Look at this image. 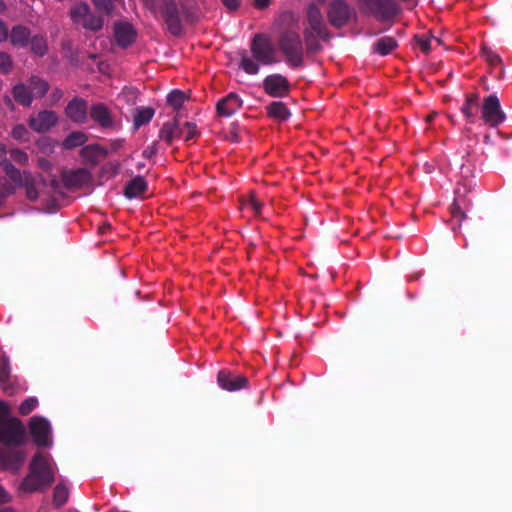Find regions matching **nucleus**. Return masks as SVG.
Wrapping results in <instances>:
<instances>
[{
  "instance_id": "nucleus-14",
  "label": "nucleus",
  "mask_w": 512,
  "mask_h": 512,
  "mask_svg": "<svg viewBox=\"0 0 512 512\" xmlns=\"http://www.w3.org/2000/svg\"><path fill=\"white\" fill-rule=\"evenodd\" d=\"M57 122V116L54 112L43 111L32 117L29 121L30 127L37 132H45L54 126Z\"/></svg>"
},
{
  "instance_id": "nucleus-22",
  "label": "nucleus",
  "mask_w": 512,
  "mask_h": 512,
  "mask_svg": "<svg viewBox=\"0 0 512 512\" xmlns=\"http://www.w3.org/2000/svg\"><path fill=\"white\" fill-rule=\"evenodd\" d=\"M90 114L92 119L102 126H108L111 124L110 113L108 109L102 104L93 106Z\"/></svg>"
},
{
  "instance_id": "nucleus-43",
  "label": "nucleus",
  "mask_w": 512,
  "mask_h": 512,
  "mask_svg": "<svg viewBox=\"0 0 512 512\" xmlns=\"http://www.w3.org/2000/svg\"><path fill=\"white\" fill-rule=\"evenodd\" d=\"M364 2L374 13H381L382 8L388 4V0H364Z\"/></svg>"
},
{
  "instance_id": "nucleus-35",
  "label": "nucleus",
  "mask_w": 512,
  "mask_h": 512,
  "mask_svg": "<svg viewBox=\"0 0 512 512\" xmlns=\"http://www.w3.org/2000/svg\"><path fill=\"white\" fill-rule=\"evenodd\" d=\"M31 48L35 54L39 56L44 55L47 50L46 40L41 36H34L31 39Z\"/></svg>"
},
{
  "instance_id": "nucleus-25",
  "label": "nucleus",
  "mask_w": 512,
  "mask_h": 512,
  "mask_svg": "<svg viewBox=\"0 0 512 512\" xmlns=\"http://www.w3.org/2000/svg\"><path fill=\"white\" fill-rule=\"evenodd\" d=\"M179 124L175 121L166 122L160 130V138L168 143L178 139Z\"/></svg>"
},
{
  "instance_id": "nucleus-3",
  "label": "nucleus",
  "mask_w": 512,
  "mask_h": 512,
  "mask_svg": "<svg viewBox=\"0 0 512 512\" xmlns=\"http://www.w3.org/2000/svg\"><path fill=\"white\" fill-rule=\"evenodd\" d=\"M307 23L308 26L305 29V39L307 45L312 48L314 47V40L316 38H323L325 36L323 16L320 9L315 4H311L308 7Z\"/></svg>"
},
{
  "instance_id": "nucleus-9",
  "label": "nucleus",
  "mask_w": 512,
  "mask_h": 512,
  "mask_svg": "<svg viewBox=\"0 0 512 512\" xmlns=\"http://www.w3.org/2000/svg\"><path fill=\"white\" fill-rule=\"evenodd\" d=\"M483 120L492 127L498 126L505 119V115L500 107V102L497 96H488L482 107Z\"/></svg>"
},
{
  "instance_id": "nucleus-55",
  "label": "nucleus",
  "mask_w": 512,
  "mask_h": 512,
  "mask_svg": "<svg viewBox=\"0 0 512 512\" xmlns=\"http://www.w3.org/2000/svg\"><path fill=\"white\" fill-rule=\"evenodd\" d=\"M123 94H128L131 97H135L136 96V91L134 89H126V90L123 91Z\"/></svg>"
},
{
  "instance_id": "nucleus-15",
  "label": "nucleus",
  "mask_w": 512,
  "mask_h": 512,
  "mask_svg": "<svg viewBox=\"0 0 512 512\" xmlns=\"http://www.w3.org/2000/svg\"><path fill=\"white\" fill-rule=\"evenodd\" d=\"M91 175L87 169L79 168L63 173V181L67 187H81L90 182Z\"/></svg>"
},
{
  "instance_id": "nucleus-12",
  "label": "nucleus",
  "mask_w": 512,
  "mask_h": 512,
  "mask_svg": "<svg viewBox=\"0 0 512 512\" xmlns=\"http://www.w3.org/2000/svg\"><path fill=\"white\" fill-rule=\"evenodd\" d=\"M264 90L272 97H284L289 92L288 80L279 74L270 75L264 80Z\"/></svg>"
},
{
  "instance_id": "nucleus-39",
  "label": "nucleus",
  "mask_w": 512,
  "mask_h": 512,
  "mask_svg": "<svg viewBox=\"0 0 512 512\" xmlns=\"http://www.w3.org/2000/svg\"><path fill=\"white\" fill-rule=\"evenodd\" d=\"M38 405L37 398L31 397L23 401L19 407V411L22 415H27L32 412Z\"/></svg>"
},
{
  "instance_id": "nucleus-19",
  "label": "nucleus",
  "mask_w": 512,
  "mask_h": 512,
  "mask_svg": "<svg viewBox=\"0 0 512 512\" xmlns=\"http://www.w3.org/2000/svg\"><path fill=\"white\" fill-rule=\"evenodd\" d=\"M147 189V182L143 177L137 176L130 180L125 187V196L129 199L140 197Z\"/></svg>"
},
{
  "instance_id": "nucleus-44",
  "label": "nucleus",
  "mask_w": 512,
  "mask_h": 512,
  "mask_svg": "<svg viewBox=\"0 0 512 512\" xmlns=\"http://www.w3.org/2000/svg\"><path fill=\"white\" fill-rule=\"evenodd\" d=\"M12 62L10 56L4 52H0V70L3 72L9 71Z\"/></svg>"
},
{
  "instance_id": "nucleus-23",
  "label": "nucleus",
  "mask_w": 512,
  "mask_h": 512,
  "mask_svg": "<svg viewBox=\"0 0 512 512\" xmlns=\"http://www.w3.org/2000/svg\"><path fill=\"white\" fill-rule=\"evenodd\" d=\"M267 109L268 114L279 121L287 120L290 116L288 108L282 102H273Z\"/></svg>"
},
{
  "instance_id": "nucleus-4",
  "label": "nucleus",
  "mask_w": 512,
  "mask_h": 512,
  "mask_svg": "<svg viewBox=\"0 0 512 512\" xmlns=\"http://www.w3.org/2000/svg\"><path fill=\"white\" fill-rule=\"evenodd\" d=\"M251 51L259 64L270 65L277 62L276 50L265 35H256L254 37Z\"/></svg>"
},
{
  "instance_id": "nucleus-33",
  "label": "nucleus",
  "mask_w": 512,
  "mask_h": 512,
  "mask_svg": "<svg viewBox=\"0 0 512 512\" xmlns=\"http://www.w3.org/2000/svg\"><path fill=\"white\" fill-rule=\"evenodd\" d=\"M418 45L422 52L428 53L430 50L434 47V45H441L440 38H437L435 36H430L427 38H419L418 39Z\"/></svg>"
},
{
  "instance_id": "nucleus-27",
  "label": "nucleus",
  "mask_w": 512,
  "mask_h": 512,
  "mask_svg": "<svg viewBox=\"0 0 512 512\" xmlns=\"http://www.w3.org/2000/svg\"><path fill=\"white\" fill-rule=\"evenodd\" d=\"M87 141V136L83 132H73L63 141L64 149H73L83 145Z\"/></svg>"
},
{
  "instance_id": "nucleus-48",
  "label": "nucleus",
  "mask_w": 512,
  "mask_h": 512,
  "mask_svg": "<svg viewBox=\"0 0 512 512\" xmlns=\"http://www.w3.org/2000/svg\"><path fill=\"white\" fill-rule=\"evenodd\" d=\"M38 165L45 172H48L52 169V163L44 158H39Z\"/></svg>"
},
{
  "instance_id": "nucleus-36",
  "label": "nucleus",
  "mask_w": 512,
  "mask_h": 512,
  "mask_svg": "<svg viewBox=\"0 0 512 512\" xmlns=\"http://www.w3.org/2000/svg\"><path fill=\"white\" fill-rule=\"evenodd\" d=\"M241 67L248 74H257L259 71L258 63L251 57L244 55L241 59Z\"/></svg>"
},
{
  "instance_id": "nucleus-52",
  "label": "nucleus",
  "mask_w": 512,
  "mask_h": 512,
  "mask_svg": "<svg viewBox=\"0 0 512 512\" xmlns=\"http://www.w3.org/2000/svg\"><path fill=\"white\" fill-rule=\"evenodd\" d=\"M453 207H454V208H453V210H452V214H453V216H454V217H457V218H459V219H462L464 216H463V213H462V212L459 210V208H458V207H460V206H459V203H458V201H457V200L455 201V203H454Z\"/></svg>"
},
{
  "instance_id": "nucleus-49",
  "label": "nucleus",
  "mask_w": 512,
  "mask_h": 512,
  "mask_svg": "<svg viewBox=\"0 0 512 512\" xmlns=\"http://www.w3.org/2000/svg\"><path fill=\"white\" fill-rule=\"evenodd\" d=\"M8 38V30L3 22L0 21V42L7 40Z\"/></svg>"
},
{
  "instance_id": "nucleus-50",
  "label": "nucleus",
  "mask_w": 512,
  "mask_h": 512,
  "mask_svg": "<svg viewBox=\"0 0 512 512\" xmlns=\"http://www.w3.org/2000/svg\"><path fill=\"white\" fill-rule=\"evenodd\" d=\"M163 15L166 17L168 21H171L176 16V8H167L165 12H163Z\"/></svg>"
},
{
  "instance_id": "nucleus-18",
  "label": "nucleus",
  "mask_w": 512,
  "mask_h": 512,
  "mask_svg": "<svg viewBox=\"0 0 512 512\" xmlns=\"http://www.w3.org/2000/svg\"><path fill=\"white\" fill-rule=\"evenodd\" d=\"M114 33L117 43L123 47L130 45L136 37L133 27L128 23H117Z\"/></svg>"
},
{
  "instance_id": "nucleus-38",
  "label": "nucleus",
  "mask_w": 512,
  "mask_h": 512,
  "mask_svg": "<svg viewBox=\"0 0 512 512\" xmlns=\"http://www.w3.org/2000/svg\"><path fill=\"white\" fill-rule=\"evenodd\" d=\"M477 108V95L471 94L467 97L466 104L462 108V112L467 118L474 115V110Z\"/></svg>"
},
{
  "instance_id": "nucleus-11",
  "label": "nucleus",
  "mask_w": 512,
  "mask_h": 512,
  "mask_svg": "<svg viewBox=\"0 0 512 512\" xmlns=\"http://www.w3.org/2000/svg\"><path fill=\"white\" fill-rule=\"evenodd\" d=\"M25 456L22 452L11 447L0 450V468L3 470L17 471L23 464Z\"/></svg>"
},
{
  "instance_id": "nucleus-51",
  "label": "nucleus",
  "mask_w": 512,
  "mask_h": 512,
  "mask_svg": "<svg viewBox=\"0 0 512 512\" xmlns=\"http://www.w3.org/2000/svg\"><path fill=\"white\" fill-rule=\"evenodd\" d=\"M10 500V495L7 493V491L0 486V504L6 503Z\"/></svg>"
},
{
  "instance_id": "nucleus-20",
  "label": "nucleus",
  "mask_w": 512,
  "mask_h": 512,
  "mask_svg": "<svg viewBox=\"0 0 512 512\" xmlns=\"http://www.w3.org/2000/svg\"><path fill=\"white\" fill-rule=\"evenodd\" d=\"M80 154L85 162L96 163L106 155V151L99 145H88L82 148Z\"/></svg>"
},
{
  "instance_id": "nucleus-10",
  "label": "nucleus",
  "mask_w": 512,
  "mask_h": 512,
  "mask_svg": "<svg viewBox=\"0 0 512 512\" xmlns=\"http://www.w3.org/2000/svg\"><path fill=\"white\" fill-rule=\"evenodd\" d=\"M23 438V429L17 419H10L0 424V443L19 444Z\"/></svg>"
},
{
  "instance_id": "nucleus-8",
  "label": "nucleus",
  "mask_w": 512,
  "mask_h": 512,
  "mask_svg": "<svg viewBox=\"0 0 512 512\" xmlns=\"http://www.w3.org/2000/svg\"><path fill=\"white\" fill-rule=\"evenodd\" d=\"M327 14L331 25L341 27L353 18L354 11L345 1L334 0L330 3Z\"/></svg>"
},
{
  "instance_id": "nucleus-24",
  "label": "nucleus",
  "mask_w": 512,
  "mask_h": 512,
  "mask_svg": "<svg viewBox=\"0 0 512 512\" xmlns=\"http://www.w3.org/2000/svg\"><path fill=\"white\" fill-rule=\"evenodd\" d=\"M153 115L154 110L149 107L137 108L133 115L135 128H139L142 125L150 122V120L153 118Z\"/></svg>"
},
{
  "instance_id": "nucleus-21",
  "label": "nucleus",
  "mask_w": 512,
  "mask_h": 512,
  "mask_svg": "<svg viewBox=\"0 0 512 512\" xmlns=\"http://www.w3.org/2000/svg\"><path fill=\"white\" fill-rule=\"evenodd\" d=\"M30 36L29 30L24 26H16L10 34V41L14 46L25 47Z\"/></svg>"
},
{
  "instance_id": "nucleus-46",
  "label": "nucleus",
  "mask_w": 512,
  "mask_h": 512,
  "mask_svg": "<svg viewBox=\"0 0 512 512\" xmlns=\"http://www.w3.org/2000/svg\"><path fill=\"white\" fill-rule=\"evenodd\" d=\"M10 420L9 418V407L7 403L0 401V424L4 421Z\"/></svg>"
},
{
  "instance_id": "nucleus-57",
  "label": "nucleus",
  "mask_w": 512,
  "mask_h": 512,
  "mask_svg": "<svg viewBox=\"0 0 512 512\" xmlns=\"http://www.w3.org/2000/svg\"><path fill=\"white\" fill-rule=\"evenodd\" d=\"M319 3H323L325 0H317Z\"/></svg>"
},
{
  "instance_id": "nucleus-53",
  "label": "nucleus",
  "mask_w": 512,
  "mask_h": 512,
  "mask_svg": "<svg viewBox=\"0 0 512 512\" xmlns=\"http://www.w3.org/2000/svg\"><path fill=\"white\" fill-rule=\"evenodd\" d=\"M228 9H235L238 6V0H222Z\"/></svg>"
},
{
  "instance_id": "nucleus-31",
  "label": "nucleus",
  "mask_w": 512,
  "mask_h": 512,
  "mask_svg": "<svg viewBox=\"0 0 512 512\" xmlns=\"http://www.w3.org/2000/svg\"><path fill=\"white\" fill-rule=\"evenodd\" d=\"M196 134V126L193 123L185 122L184 124L179 125L178 139L188 141L193 139L196 136Z\"/></svg>"
},
{
  "instance_id": "nucleus-45",
  "label": "nucleus",
  "mask_w": 512,
  "mask_h": 512,
  "mask_svg": "<svg viewBox=\"0 0 512 512\" xmlns=\"http://www.w3.org/2000/svg\"><path fill=\"white\" fill-rule=\"evenodd\" d=\"M95 6L105 11L106 13H109L112 10V3L110 0H94Z\"/></svg>"
},
{
  "instance_id": "nucleus-17",
  "label": "nucleus",
  "mask_w": 512,
  "mask_h": 512,
  "mask_svg": "<svg viewBox=\"0 0 512 512\" xmlns=\"http://www.w3.org/2000/svg\"><path fill=\"white\" fill-rule=\"evenodd\" d=\"M66 114L73 122L83 123L87 118L86 102L82 99H74L71 101L67 108Z\"/></svg>"
},
{
  "instance_id": "nucleus-56",
  "label": "nucleus",
  "mask_w": 512,
  "mask_h": 512,
  "mask_svg": "<svg viewBox=\"0 0 512 512\" xmlns=\"http://www.w3.org/2000/svg\"><path fill=\"white\" fill-rule=\"evenodd\" d=\"M0 512H16V511L13 510L12 508H6V509L1 510Z\"/></svg>"
},
{
  "instance_id": "nucleus-28",
  "label": "nucleus",
  "mask_w": 512,
  "mask_h": 512,
  "mask_svg": "<svg viewBox=\"0 0 512 512\" xmlns=\"http://www.w3.org/2000/svg\"><path fill=\"white\" fill-rule=\"evenodd\" d=\"M397 46L396 41L392 37H383L379 39L374 46V50L380 55H387Z\"/></svg>"
},
{
  "instance_id": "nucleus-6",
  "label": "nucleus",
  "mask_w": 512,
  "mask_h": 512,
  "mask_svg": "<svg viewBox=\"0 0 512 512\" xmlns=\"http://www.w3.org/2000/svg\"><path fill=\"white\" fill-rule=\"evenodd\" d=\"M280 47L291 65L296 66L300 64L302 60V47L300 37L297 33H286L280 41Z\"/></svg>"
},
{
  "instance_id": "nucleus-42",
  "label": "nucleus",
  "mask_w": 512,
  "mask_h": 512,
  "mask_svg": "<svg viewBox=\"0 0 512 512\" xmlns=\"http://www.w3.org/2000/svg\"><path fill=\"white\" fill-rule=\"evenodd\" d=\"M28 130L23 125H17L12 130V137L21 142L28 140Z\"/></svg>"
},
{
  "instance_id": "nucleus-30",
  "label": "nucleus",
  "mask_w": 512,
  "mask_h": 512,
  "mask_svg": "<svg viewBox=\"0 0 512 512\" xmlns=\"http://www.w3.org/2000/svg\"><path fill=\"white\" fill-rule=\"evenodd\" d=\"M28 89L30 90L32 97H41L47 92L48 84L40 78L33 77L30 80V86L28 87Z\"/></svg>"
},
{
  "instance_id": "nucleus-7",
  "label": "nucleus",
  "mask_w": 512,
  "mask_h": 512,
  "mask_svg": "<svg viewBox=\"0 0 512 512\" xmlns=\"http://www.w3.org/2000/svg\"><path fill=\"white\" fill-rule=\"evenodd\" d=\"M30 432L38 446L52 445V430L49 421L43 417H33L29 423Z\"/></svg>"
},
{
  "instance_id": "nucleus-26",
  "label": "nucleus",
  "mask_w": 512,
  "mask_h": 512,
  "mask_svg": "<svg viewBox=\"0 0 512 512\" xmlns=\"http://www.w3.org/2000/svg\"><path fill=\"white\" fill-rule=\"evenodd\" d=\"M15 100L25 106H29L32 102V95L28 87L23 84H18L13 89Z\"/></svg>"
},
{
  "instance_id": "nucleus-41",
  "label": "nucleus",
  "mask_w": 512,
  "mask_h": 512,
  "mask_svg": "<svg viewBox=\"0 0 512 512\" xmlns=\"http://www.w3.org/2000/svg\"><path fill=\"white\" fill-rule=\"evenodd\" d=\"M10 374L8 359L6 357H2L0 361V387L3 386Z\"/></svg>"
},
{
  "instance_id": "nucleus-5",
  "label": "nucleus",
  "mask_w": 512,
  "mask_h": 512,
  "mask_svg": "<svg viewBox=\"0 0 512 512\" xmlns=\"http://www.w3.org/2000/svg\"><path fill=\"white\" fill-rule=\"evenodd\" d=\"M72 21L90 30H99L103 26V19L90 12L86 3L76 4L70 12Z\"/></svg>"
},
{
  "instance_id": "nucleus-34",
  "label": "nucleus",
  "mask_w": 512,
  "mask_h": 512,
  "mask_svg": "<svg viewBox=\"0 0 512 512\" xmlns=\"http://www.w3.org/2000/svg\"><path fill=\"white\" fill-rule=\"evenodd\" d=\"M185 94L182 91L174 90L167 96L168 103L175 109H179L185 101Z\"/></svg>"
},
{
  "instance_id": "nucleus-32",
  "label": "nucleus",
  "mask_w": 512,
  "mask_h": 512,
  "mask_svg": "<svg viewBox=\"0 0 512 512\" xmlns=\"http://www.w3.org/2000/svg\"><path fill=\"white\" fill-rule=\"evenodd\" d=\"M69 496V490L66 485L58 484L54 489V503L57 506L63 505Z\"/></svg>"
},
{
  "instance_id": "nucleus-2",
  "label": "nucleus",
  "mask_w": 512,
  "mask_h": 512,
  "mask_svg": "<svg viewBox=\"0 0 512 512\" xmlns=\"http://www.w3.org/2000/svg\"><path fill=\"white\" fill-rule=\"evenodd\" d=\"M54 480V463L48 454H37L31 464L27 477L20 485L22 492L31 493L45 486Z\"/></svg>"
},
{
  "instance_id": "nucleus-54",
  "label": "nucleus",
  "mask_w": 512,
  "mask_h": 512,
  "mask_svg": "<svg viewBox=\"0 0 512 512\" xmlns=\"http://www.w3.org/2000/svg\"><path fill=\"white\" fill-rule=\"evenodd\" d=\"M270 3V0H255V5L259 9L266 8Z\"/></svg>"
},
{
  "instance_id": "nucleus-40",
  "label": "nucleus",
  "mask_w": 512,
  "mask_h": 512,
  "mask_svg": "<svg viewBox=\"0 0 512 512\" xmlns=\"http://www.w3.org/2000/svg\"><path fill=\"white\" fill-rule=\"evenodd\" d=\"M243 208H251L253 212L259 213L261 209V203L257 200L255 195L251 193L249 197L242 201Z\"/></svg>"
},
{
  "instance_id": "nucleus-13",
  "label": "nucleus",
  "mask_w": 512,
  "mask_h": 512,
  "mask_svg": "<svg viewBox=\"0 0 512 512\" xmlns=\"http://www.w3.org/2000/svg\"><path fill=\"white\" fill-rule=\"evenodd\" d=\"M217 381L219 386L227 391H236L247 385V379L243 375L233 374L227 370L218 373Z\"/></svg>"
},
{
  "instance_id": "nucleus-16",
  "label": "nucleus",
  "mask_w": 512,
  "mask_h": 512,
  "mask_svg": "<svg viewBox=\"0 0 512 512\" xmlns=\"http://www.w3.org/2000/svg\"><path fill=\"white\" fill-rule=\"evenodd\" d=\"M242 101L238 95L231 93L218 102L217 112L221 116L229 117L233 115L241 107Z\"/></svg>"
},
{
  "instance_id": "nucleus-37",
  "label": "nucleus",
  "mask_w": 512,
  "mask_h": 512,
  "mask_svg": "<svg viewBox=\"0 0 512 512\" xmlns=\"http://www.w3.org/2000/svg\"><path fill=\"white\" fill-rule=\"evenodd\" d=\"M36 145L41 153L50 154L54 151L56 143L49 137H41Z\"/></svg>"
},
{
  "instance_id": "nucleus-47",
  "label": "nucleus",
  "mask_w": 512,
  "mask_h": 512,
  "mask_svg": "<svg viewBox=\"0 0 512 512\" xmlns=\"http://www.w3.org/2000/svg\"><path fill=\"white\" fill-rule=\"evenodd\" d=\"M483 55L491 64H496L499 61V57L490 50L483 49Z\"/></svg>"
},
{
  "instance_id": "nucleus-29",
  "label": "nucleus",
  "mask_w": 512,
  "mask_h": 512,
  "mask_svg": "<svg viewBox=\"0 0 512 512\" xmlns=\"http://www.w3.org/2000/svg\"><path fill=\"white\" fill-rule=\"evenodd\" d=\"M0 153L1 155L9 154L10 158L18 164L25 165L28 163V155L20 149L15 148L7 151L5 145L0 143Z\"/></svg>"
},
{
  "instance_id": "nucleus-1",
  "label": "nucleus",
  "mask_w": 512,
  "mask_h": 512,
  "mask_svg": "<svg viewBox=\"0 0 512 512\" xmlns=\"http://www.w3.org/2000/svg\"><path fill=\"white\" fill-rule=\"evenodd\" d=\"M0 166L11 180L12 183L0 184V197H6L13 194L18 187L25 186L27 198L31 201H35L39 197L38 187L42 185V179L40 176L32 177L29 172L23 174L7 159L0 161Z\"/></svg>"
}]
</instances>
